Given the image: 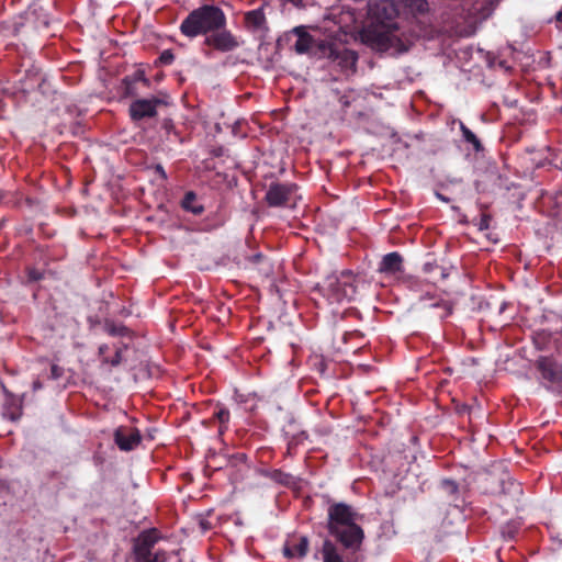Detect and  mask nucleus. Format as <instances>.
<instances>
[{"mask_svg":"<svg viewBox=\"0 0 562 562\" xmlns=\"http://www.w3.org/2000/svg\"><path fill=\"white\" fill-rule=\"evenodd\" d=\"M329 48L330 54L324 55V58L337 66L341 74L353 75L357 70L358 54L331 40H329Z\"/></svg>","mask_w":562,"mask_h":562,"instance_id":"8","label":"nucleus"},{"mask_svg":"<svg viewBox=\"0 0 562 562\" xmlns=\"http://www.w3.org/2000/svg\"><path fill=\"white\" fill-rule=\"evenodd\" d=\"M521 495L522 487L520 483L513 479L502 481L501 491L498 493V496L502 501V505L516 507V503L519 501Z\"/></svg>","mask_w":562,"mask_h":562,"instance_id":"14","label":"nucleus"},{"mask_svg":"<svg viewBox=\"0 0 562 562\" xmlns=\"http://www.w3.org/2000/svg\"><path fill=\"white\" fill-rule=\"evenodd\" d=\"M460 131L464 142L471 145L474 153L480 154L484 151L481 139L462 122H460Z\"/></svg>","mask_w":562,"mask_h":562,"instance_id":"19","label":"nucleus"},{"mask_svg":"<svg viewBox=\"0 0 562 562\" xmlns=\"http://www.w3.org/2000/svg\"><path fill=\"white\" fill-rule=\"evenodd\" d=\"M289 34L296 36L293 49L299 55H308L310 57L323 59L324 55H328L331 52L329 40L314 37L303 25L293 27Z\"/></svg>","mask_w":562,"mask_h":562,"instance_id":"5","label":"nucleus"},{"mask_svg":"<svg viewBox=\"0 0 562 562\" xmlns=\"http://www.w3.org/2000/svg\"><path fill=\"white\" fill-rule=\"evenodd\" d=\"M226 22V15L220 7L203 4L192 10L182 20L179 29L182 35L194 38L224 29Z\"/></svg>","mask_w":562,"mask_h":562,"instance_id":"3","label":"nucleus"},{"mask_svg":"<svg viewBox=\"0 0 562 562\" xmlns=\"http://www.w3.org/2000/svg\"><path fill=\"white\" fill-rule=\"evenodd\" d=\"M104 330L113 337L116 336H126L128 334V328L121 324H115L114 322H105Z\"/></svg>","mask_w":562,"mask_h":562,"instance_id":"27","label":"nucleus"},{"mask_svg":"<svg viewBox=\"0 0 562 562\" xmlns=\"http://www.w3.org/2000/svg\"><path fill=\"white\" fill-rule=\"evenodd\" d=\"M159 538V531L156 528L145 530L139 535L134 548L137 562L142 559H147L150 555V552Z\"/></svg>","mask_w":562,"mask_h":562,"instance_id":"13","label":"nucleus"},{"mask_svg":"<svg viewBox=\"0 0 562 562\" xmlns=\"http://www.w3.org/2000/svg\"><path fill=\"white\" fill-rule=\"evenodd\" d=\"M535 368L539 373V382L547 391L562 394V366L549 356H541L535 361Z\"/></svg>","mask_w":562,"mask_h":562,"instance_id":"6","label":"nucleus"},{"mask_svg":"<svg viewBox=\"0 0 562 562\" xmlns=\"http://www.w3.org/2000/svg\"><path fill=\"white\" fill-rule=\"evenodd\" d=\"M114 441L120 450L131 451L140 443L142 436L137 428L120 426L114 431Z\"/></svg>","mask_w":562,"mask_h":562,"instance_id":"12","label":"nucleus"},{"mask_svg":"<svg viewBox=\"0 0 562 562\" xmlns=\"http://www.w3.org/2000/svg\"><path fill=\"white\" fill-rule=\"evenodd\" d=\"M214 419H213V416L211 418H207V419H203L201 422V424L205 427V428H210L213 424H214Z\"/></svg>","mask_w":562,"mask_h":562,"instance_id":"39","label":"nucleus"},{"mask_svg":"<svg viewBox=\"0 0 562 562\" xmlns=\"http://www.w3.org/2000/svg\"><path fill=\"white\" fill-rule=\"evenodd\" d=\"M267 476L273 482L283 486H293L296 484V479L290 473H286L280 469L272 470L267 473Z\"/></svg>","mask_w":562,"mask_h":562,"instance_id":"22","label":"nucleus"},{"mask_svg":"<svg viewBox=\"0 0 562 562\" xmlns=\"http://www.w3.org/2000/svg\"><path fill=\"white\" fill-rule=\"evenodd\" d=\"M63 372H64L63 368H60L57 364H52V367H50V378L52 379H54V380L59 379L63 375Z\"/></svg>","mask_w":562,"mask_h":562,"instance_id":"34","label":"nucleus"},{"mask_svg":"<svg viewBox=\"0 0 562 562\" xmlns=\"http://www.w3.org/2000/svg\"><path fill=\"white\" fill-rule=\"evenodd\" d=\"M181 207L194 215H201L204 212V206L196 203V194L193 191H188L184 194L181 201Z\"/></svg>","mask_w":562,"mask_h":562,"instance_id":"20","label":"nucleus"},{"mask_svg":"<svg viewBox=\"0 0 562 562\" xmlns=\"http://www.w3.org/2000/svg\"><path fill=\"white\" fill-rule=\"evenodd\" d=\"M492 216L487 213H481L479 218H474V225L477 226L479 231H486L490 227Z\"/></svg>","mask_w":562,"mask_h":562,"instance_id":"30","label":"nucleus"},{"mask_svg":"<svg viewBox=\"0 0 562 562\" xmlns=\"http://www.w3.org/2000/svg\"><path fill=\"white\" fill-rule=\"evenodd\" d=\"M507 531H503L504 536H507L509 539L515 538V533L517 532L516 528H512V526H507Z\"/></svg>","mask_w":562,"mask_h":562,"instance_id":"37","label":"nucleus"},{"mask_svg":"<svg viewBox=\"0 0 562 562\" xmlns=\"http://www.w3.org/2000/svg\"><path fill=\"white\" fill-rule=\"evenodd\" d=\"M154 171L162 181H166L168 179V176H167L162 165H160V164L155 165Z\"/></svg>","mask_w":562,"mask_h":562,"instance_id":"35","label":"nucleus"},{"mask_svg":"<svg viewBox=\"0 0 562 562\" xmlns=\"http://www.w3.org/2000/svg\"><path fill=\"white\" fill-rule=\"evenodd\" d=\"M150 81L145 77V72L140 69L134 71L130 76H125L121 83L122 95L124 98H134L140 94V87L149 88Z\"/></svg>","mask_w":562,"mask_h":562,"instance_id":"11","label":"nucleus"},{"mask_svg":"<svg viewBox=\"0 0 562 562\" xmlns=\"http://www.w3.org/2000/svg\"><path fill=\"white\" fill-rule=\"evenodd\" d=\"M555 21L560 30H562V7L561 10L555 14Z\"/></svg>","mask_w":562,"mask_h":562,"instance_id":"38","label":"nucleus"},{"mask_svg":"<svg viewBox=\"0 0 562 562\" xmlns=\"http://www.w3.org/2000/svg\"><path fill=\"white\" fill-rule=\"evenodd\" d=\"M327 300L329 304L351 301L357 292L355 276L350 270H345L340 274H329L314 289Z\"/></svg>","mask_w":562,"mask_h":562,"instance_id":"4","label":"nucleus"},{"mask_svg":"<svg viewBox=\"0 0 562 562\" xmlns=\"http://www.w3.org/2000/svg\"><path fill=\"white\" fill-rule=\"evenodd\" d=\"M436 304L437 306L428 313L430 317L442 321L452 314L453 305L450 301L441 297V300L436 301Z\"/></svg>","mask_w":562,"mask_h":562,"instance_id":"21","label":"nucleus"},{"mask_svg":"<svg viewBox=\"0 0 562 562\" xmlns=\"http://www.w3.org/2000/svg\"><path fill=\"white\" fill-rule=\"evenodd\" d=\"M436 196L442 202H449V199L439 192H436Z\"/></svg>","mask_w":562,"mask_h":562,"instance_id":"41","label":"nucleus"},{"mask_svg":"<svg viewBox=\"0 0 562 562\" xmlns=\"http://www.w3.org/2000/svg\"><path fill=\"white\" fill-rule=\"evenodd\" d=\"M437 300H441V296L435 293L427 292L426 294L419 297L420 308L429 313L430 311H432V308L437 306Z\"/></svg>","mask_w":562,"mask_h":562,"instance_id":"25","label":"nucleus"},{"mask_svg":"<svg viewBox=\"0 0 562 562\" xmlns=\"http://www.w3.org/2000/svg\"><path fill=\"white\" fill-rule=\"evenodd\" d=\"M403 270V257L397 251L383 256L379 263L378 271L385 274H395Z\"/></svg>","mask_w":562,"mask_h":562,"instance_id":"16","label":"nucleus"},{"mask_svg":"<svg viewBox=\"0 0 562 562\" xmlns=\"http://www.w3.org/2000/svg\"><path fill=\"white\" fill-rule=\"evenodd\" d=\"M376 25L367 29L362 38L372 49L378 52L404 53L408 50V38L401 31L395 18L397 9L387 0L376 3L374 9Z\"/></svg>","mask_w":562,"mask_h":562,"instance_id":"1","label":"nucleus"},{"mask_svg":"<svg viewBox=\"0 0 562 562\" xmlns=\"http://www.w3.org/2000/svg\"><path fill=\"white\" fill-rule=\"evenodd\" d=\"M359 514L351 505L333 503L327 509L328 533L339 542L344 549L356 552L364 539L363 529L357 524Z\"/></svg>","mask_w":562,"mask_h":562,"instance_id":"2","label":"nucleus"},{"mask_svg":"<svg viewBox=\"0 0 562 562\" xmlns=\"http://www.w3.org/2000/svg\"><path fill=\"white\" fill-rule=\"evenodd\" d=\"M175 60V55L171 49H165L159 55L157 63L160 65H171Z\"/></svg>","mask_w":562,"mask_h":562,"instance_id":"32","label":"nucleus"},{"mask_svg":"<svg viewBox=\"0 0 562 562\" xmlns=\"http://www.w3.org/2000/svg\"><path fill=\"white\" fill-rule=\"evenodd\" d=\"M40 389H42V383L38 380L34 381L33 382V390L37 391Z\"/></svg>","mask_w":562,"mask_h":562,"instance_id":"42","label":"nucleus"},{"mask_svg":"<svg viewBox=\"0 0 562 562\" xmlns=\"http://www.w3.org/2000/svg\"><path fill=\"white\" fill-rule=\"evenodd\" d=\"M423 271L426 274L432 276L434 280H445L448 277L446 268L439 266L436 262H426L423 266Z\"/></svg>","mask_w":562,"mask_h":562,"instance_id":"23","label":"nucleus"},{"mask_svg":"<svg viewBox=\"0 0 562 562\" xmlns=\"http://www.w3.org/2000/svg\"><path fill=\"white\" fill-rule=\"evenodd\" d=\"M441 488L450 496H454L459 493V485L456 481L445 479L441 481Z\"/></svg>","mask_w":562,"mask_h":562,"instance_id":"29","label":"nucleus"},{"mask_svg":"<svg viewBox=\"0 0 562 562\" xmlns=\"http://www.w3.org/2000/svg\"><path fill=\"white\" fill-rule=\"evenodd\" d=\"M245 21L255 29H259L265 24L266 16L260 9L251 10L245 14Z\"/></svg>","mask_w":562,"mask_h":562,"instance_id":"24","label":"nucleus"},{"mask_svg":"<svg viewBox=\"0 0 562 562\" xmlns=\"http://www.w3.org/2000/svg\"><path fill=\"white\" fill-rule=\"evenodd\" d=\"M323 562H346L337 544L330 539H325L321 549Z\"/></svg>","mask_w":562,"mask_h":562,"instance_id":"17","label":"nucleus"},{"mask_svg":"<svg viewBox=\"0 0 562 562\" xmlns=\"http://www.w3.org/2000/svg\"><path fill=\"white\" fill-rule=\"evenodd\" d=\"M214 422L218 423V435L222 436L227 429L231 419V413L228 408L223 405L217 404L216 409L213 413Z\"/></svg>","mask_w":562,"mask_h":562,"instance_id":"18","label":"nucleus"},{"mask_svg":"<svg viewBox=\"0 0 562 562\" xmlns=\"http://www.w3.org/2000/svg\"><path fill=\"white\" fill-rule=\"evenodd\" d=\"M102 362L108 363L112 367H117L122 362V348L117 347L112 358L103 357Z\"/></svg>","mask_w":562,"mask_h":562,"instance_id":"31","label":"nucleus"},{"mask_svg":"<svg viewBox=\"0 0 562 562\" xmlns=\"http://www.w3.org/2000/svg\"><path fill=\"white\" fill-rule=\"evenodd\" d=\"M164 104L159 98L136 99L128 109L132 121L137 122L144 119H151L157 115V106Z\"/></svg>","mask_w":562,"mask_h":562,"instance_id":"9","label":"nucleus"},{"mask_svg":"<svg viewBox=\"0 0 562 562\" xmlns=\"http://www.w3.org/2000/svg\"><path fill=\"white\" fill-rule=\"evenodd\" d=\"M355 337H357V338H363V334H362V333H360V331H358V330H355V331H347V333H345V334H344V336H342V340H344L345 342H347L349 339L355 338Z\"/></svg>","mask_w":562,"mask_h":562,"instance_id":"36","label":"nucleus"},{"mask_svg":"<svg viewBox=\"0 0 562 562\" xmlns=\"http://www.w3.org/2000/svg\"><path fill=\"white\" fill-rule=\"evenodd\" d=\"M299 187L291 182H271L265 200L271 207L295 206Z\"/></svg>","mask_w":562,"mask_h":562,"instance_id":"7","label":"nucleus"},{"mask_svg":"<svg viewBox=\"0 0 562 562\" xmlns=\"http://www.w3.org/2000/svg\"><path fill=\"white\" fill-rule=\"evenodd\" d=\"M310 540L306 536L292 537L283 546V555L288 559H302L307 554Z\"/></svg>","mask_w":562,"mask_h":562,"instance_id":"15","label":"nucleus"},{"mask_svg":"<svg viewBox=\"0 0 562 562\" xmlns=\"http://www.w3.org/2000/svg\"><path fill=\"white\" fill-rule=\"evenodd\" d=\"M167 554L165 551L160 550L155 553L150 552V555L147 559H142L138 562H166Z\"/></svg>","mask_w":562,"mask_h":562,"instance_id":"33","label":"nucleus"},{"mask_svg":"<svg viewBox=\"0 0 562 562\" xmlns=\"http://www.w3.org/2000/svg\"><path fill=\"white\" fill-rule=\"evenodd\" d=\"M306 431H301L297 435H293L288 442V454H291L292 451L305 439H307Z\"/></svg>","mask_w":562,"mask_h":562,"instance_id":"28","label":"nucleus"},{"mask_svg":"<svg viewBox=\"0 0 562 562\" xmlns=\"http://www.w3.org/2000/svg\"><path fill=\"white\" fill-rule=\"evenodd\" d=\"M108 350H109V346H108V345H101V346L99 347V355H100V356H102V358H103V357H105L104 355H105V352H106Z\"/></svg>","mask_w":562,"mask_h":562,"instance_id":"40","label":"nucleus"},{"mask_svg":"<svg viewBox=\"0 0 562 562\" xmlns=\"http://www.w3.org/2000/svg\"><path fill=\"white\" fill-rule=\"evenodd\" d=\"M405 8L413 13L423 14L428 11L427 0H401Z\"/></svg>","mask_w":562,"mask_h":562,"instance_id":"26","label":"nucleus"},{"mask_svg":"<svg viewBox=\"0 0 562 562\" xmlns=\"http://www.w3.org/2000/svg\"><path fill=\"white\" fill-rule=\"evenodd\" d=\"M204 44L222 53L232 52L239 47V42L236 36L225 27L210 33V35L205 37Z\"/></svg>","mask_w":562,"mask_h":562,"instance_id":"10","label":"nucleus"}]
</instances>
